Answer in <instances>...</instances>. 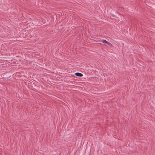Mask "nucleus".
<instances>
[{"mask_svg":"<svg viewBox=\"0 0 155 155\" xmlns=\"http://www.w3.org/2000/svg\"><path fill=\"white\" fill-rule=\"evenodd\" d=\"M75 74L77 76L79 77H82L83 76V74H82L79 72L76 73Z\"/></svg>","mask_w":155,"mask_h":155,"instance_id":"nucleus-2","label":"nucleus"},{"mask_svg":"<svg viewBox=\"0 0 155 155\" xmlns=\"http://www.w3.org/2000/svg\"><path fill=\"white\" fill-rule=\"evenodd\" d=\"M102 43H105V44H107L108 45H109V46H112V44L110 43V42L107 41H106V40H102V41H101Z\"/></svg>","mask_w":155,"mask_h":155,"instance_id":"nucleus-1","label":"nucleus"}]
</instances>
